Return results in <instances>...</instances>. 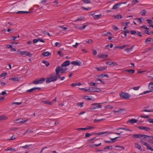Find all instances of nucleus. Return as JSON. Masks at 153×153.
Segmentation results:
<instances>
[{"label": "nucleus", "mask_w": 153, "mask_h": 153, "mask_svg": "<svg viewBox=\"0 0 153 153\" xmlns=\"http://www.w3.org/2000/svg\"><path fill=\"white\" fill-rule=\"evenodd\" d=\"M57 80V76L56 75V74H52L49 77L46 79V83H49L52 82L56 81Z\"/></svg>", "instance_id": "1"}, {"label": "nucleus", "mask_w": 153, "mask_h": 153, "mask_svg": "<svg viewBox=\"0 0 153 153\" xmlns=\"http://www.w3.org/2000/svg\"><path fill=\"white\" fill-rule=\"evenodd\" d=\"M17 52H19V54L21 55H25L26 56H28L29 57H31L33 55L30 52L26 51H21L19 50H18Z\"/></svg>", "instance_id": "2"}, {"label": "nucleus", "mask_w": 153, "mask_h": 153, "mask_svg": "<svg viewBox=\"0 0 153 153\" xmlns=\"http://www.w3.org/2000/svg\"><path fill=\"white\" fill-rule=\"evenodd\" d=\"M120 95L121 98L124 99H128L130 97L128 94L123 92L120 93Z\"/></svg>", "instance_id": "3"}, {"label": "nucleus", "mask_w": 153, "mask_h": 153, "mask_svg": "<svg viewBox=\"0 0 153 153\" xmlns=\"http://www.w3.org/2000/svg\"><path fill=\"white\" fill-rule=\"evenodd\" d=\"M59 69V73H60L62 74H63L65 73V71L67 70V68H62V67H60L59 66H56V68L55 69V72L56 73V69L58 70V69Z\"/></svg>", "instance_id": "4"}, {"label": "nucleus", "mask_w": 153, "mask_h": 153, "mask_svg": "<svg viewBox=\"0 0 153 153\" xmlns=\"http://www.w3.org/2000/svg\"><path fill=\"white\" fill-rule=\"evenodd\" d=\"M98 104L97 103H94L92 104L91 105L93 106L90 108V110H93L99 108H101V105H98Z\"/></svg>", "instance_id": "5"}, {"label": "nucleus", "mask_w": 153, "mask_h": 153, "mask_svg": "<svg viewBox=\"0 0 153 153\" xmlns=\"http://www.w3.org/2000/svg\"><path fill=\"white\" fill-rule=\"evenodd\" d=\"M59 69H58V70L56 69V75L57 76V79L58 78L59 79H60L61 80H63L65 78V77L64 76L61 77V76L59 74Z\"/></svg>", "instance_id": "6"}, {"label": "nucleus", "mask_w": 153, "mask_h": 153, "mask_svg": "<svg viewBox=\"0 0 153 153\" xmlns=\"http://www.w3.org/2000/svg\"><path fill=\"white\" fill-rule=\"evenodd\" d=\"M28 120H23L22 119H16L14 121V122L16 123H25Z\"/></svg>", "instance_id": "7"}, {"label": "nucleus", "mask_w": 153, "mask_h": 153, "mask_svg": "<svg viewBox=\"0 0 153 153\" xmlns=\"http://www.w3.org/2000/svg\"><path fill=\"white\" fill-rule=\"evenodd\" d=\"M39 41L43 43H44L45 42V41L44 40L39 38L35 39H33V42L34 44L36 43Z\"/></svg>", "instance_id": "8"}, {"label": "nucleus", "mask_w": 153, "mask_h": 153, "mask_svg": "<svg viewBox=\"0 0 153 153\" xmlns=\"http://www.w3.org/2000/svg\"><path fill=\"white\" fill-rule=\"evenodd\" d=\"M117 137L114 138H111L110 139L111 140L107 141V140H104V142L106 143H114L115 142V140L119 137Z\"/></svg>", "instance_id": "9"}, {"label": "nucleus", "mask_w": 153, "mask_h": 153, "mask_svg": "<svg viewBox=\"0 0 153 153\" xmlns=\"http://www.w3.org/2000/svg\"><path fill=\"white\" fill-rule=\"evenodd\" d=\"M138 128L140 129H144L146 131H147L149 132L151 131V129L149 128L148 127H146L144 126L138 127Z\"/></svg>", "instance_id": "10"}, {"label": "nucleus", "mask_w": 153, "mask_h": 153, "mask_svg": "<svg viewBox=\"0 0 153 153\" xmlns=\"http://www.w3.org/2000/svg\"><path fill=\"white\" fill-rule=\"evenodd\" d=\"M93 127L91 126H87L86 128H79L76 129L79 131H80L81 130H88L91 128H93Z\"/></svg>", "instance_id": "11"}, {"label": "nucleus", "mask_w": 153, "mask_h": 153, "mask_svg": "<svg viewBox=\"0 0 153 153\" xmlns=\"http://www.w3.org/2000/svg\"><path fill=\"white\" fill-rule=\"evenodd\" d=\"M71 64L74 65H78L80 66L81 65L82 62H80L79 61L77 60V61H74L71 62Z\"/></svg>", "instance_id": "12"}, {"label": "nucleus", "mask_w": 153, "mask_h": 153, "mask_svg": "<svg viewBox=\"0 0 153 153\" xmlns=\"http://www.w3.org/2000/svg\"><path fill=\"white\" fill-rule=\"evenodd\" d=\"M70 64V62L69 60H67L64 62L61 65L62 67H65L69 65Z\"/></svg>", "instance_id": "13"}, {"label": "nucleus", "mask_w": 153, "mask_h": 153, "mask_svg": "<svg viewBox=\"0 0 153 153\" xmlns=\"http://www.w3.org/2000/svg\"><path fill=\"white\" fill-rule=\"evenodd\" d=\"M112 133L111 132H107V131H105V132H99L97 133L96 134V135H101L103 134H111Z\"/></svg>", "instance_id": "14"}, {"label": "nucleus", "mask_w": 153, "mask_h": 153, "mask_svg": "<svg viewBox=\"0 0 153 153\" xmlns=\"http://www.w3.org/2000/svg\"><path fill=\"white\" fill-rule=\"evenodd\" d=\"M121 5V4H120L119 3H117L116 4L114 5L112 9L113 10H114L115 9H117L119 8V7Z\"/></svg>", "instance_id": "15"}, {"label": "nucleus", "mask_w": 153, "mask_h": 153, "mask_svg": "<svg viewBox=\"0 0 153 153\" xmlns=\"http://www.w3.org/2000/svg\"><path fill=\"white\" fill-rule=\"evenodd\" d=\"M107 68V66H105L104 67H101V68H99L98 67H95V68L98 71H102L106 69Z\"/></svg>", "instance_id": "16"}, {"label": "nucleus", "mask_w": 153, "mask_h": 153, "mask_svg": "<svg viewBox=\"0 0 153 153\" xmlns=\"http://www.w3.org/2000/svg\"><path fill=\"white\" fill-rule=\"evenodd\" d=\"M137 122V120L135 119H132L131 120H129L127 121V123H130L131 124H133L136 123Z\"/></svg>", "instance_id": "17"}, {"label": "nucleus", "mask_w": 153, "mask_h": 153, "mask_svg": "<svg viewBox=\"0 0 153 153\" xmlns=\"http://www.w3.org/2000/svg\"><path fill=\"white\" fill-rule=\"evenodd\" d=\"M42 55H43L45 56H51V53L49 52L48 51H47L43 53L42 54Z\"/></svg>", "instance_id": "18"}, {"label": "nucleus", "mask_w": 153, "mask_h": 153, "mask_svg": "<svg viewBox=\"0 0 153 153\" xmlns=\"http://www.w3.org/2000/svg\"><path fill=\"white\" fill-rule=\"evenodd\" d=\"M98 56L99 58H106L108 57V55L107 54L104 55L103 54H101L98 55Z\"/></svg>", "instance_id": "19"}, {"label": "nucleus", "mask_w": 153, "mask_h": 153, "mask_svg": "<svg viewBox=\"0 0 153 153\" xmlns=\"http://www.w3.org/2000/svg\"><path fill=\"white\" fill-rule=\"evenodd\" d=\"M41 102L47 105H52V102H50L48 100H42L41 101Z\"/></svg>", "instance_id": "20"}, {"label": "nucleus", "mask_w": 153, "mask_h": 153, "mask_svg": "<svg viewBox=\"0 0 153 153\" xmlns=\"http://www.w3.org/2000/svg\"><path fill=\"white\" fill-rule=\"evenodd\" d=\"M126 110L125 108H121L120 109L116 111V110H113V111L114 112V113H116L117 112H123L125 111Z\"/></svg>", "instance_id": "21"}, {"label": "nucleus", "mask_w": 153, "mask_h": 153, "mask_svg": "<svg viewBox=\"0 0 153 153\" xmlns=\"http://www.w3.org/2000/svg\"><path fill=\"white\" fill-rule=\"evenodd\" d=\"M149 89L150 90H153V82H150L149 85Z\"/></svg>", "instance_id": "22"}, {"label": "nucleus", "mask_w": 153, "mask_h": 153, "mask_svg": "<svg viewBox=\"0 0 153 153\" xmlns=\"http://www.w3.org/2000/svg\"><path fill=\"white\" fill-rule=\"evenodd\" d=\"M142 134H133L132 136V137L134 138H140L142 137Z\"/></svg>", "instance_id": "23"}, {"label": "nucleus", "mask_w": 153, "mask_h": 153, "mask_svg": "<svg viewBox=\"0 0 153 153\" xmlns=\"http://www.w3.org/2000/svg\"><path fill=\"white\" fill-rule=\"evenodd\" d=\"M135 146L136 148L139 149L140 151L142 150V149L141 147V146L138 143H136L135 144Z\"/></svg>", "instance_id": "24"}, {"label": "nucleus", "mask_w": 153, "mask_h": 153, "mask_svg": "<svg viewBox=\"0 0 153 153\" xmlns=\"http://www.w3.org/2000/svg\"><path fill=\"white\" fill-rule=\"evenodd\" d=\"M9 80H12L14 81H19V78L18 77L11 78L9 79Z\"/></svg>", "instance_id": "25"}, {"label": "nucleus", "mask_w": 153, "mask_h": 153, "mask_svg": "<svg viewBox=\"0 0 153 153\" xmlns=\"http://www.w3.org/2000/svg\"><path fill=\"white\" fill-rule=\"evenodd\" d=\"M30 12L26 11H19L16 13L20 14L22 13H30Z\"/></svg>", "instance_id": "26"}, {"label": "nucleus", "mask_w": 153, "mask_h": 153, "mask_svg": "<svg viewBox=\"0 0 153 153\" xmlns=\"http://www.w3.org/2000/svg\"><path fill=\"white\" fill-rule=\"evenodd\" d=\"M7 119V117L4 115H0V120H6Z\"/></svg>", "instance_id": "27"}, {"label": "nucleus", "mask_w": 153, "mask_h": 153, "mask_svg": "<svg viewBox=\"0 0 153 153\" xmlns=\"http://www.w3.org/2000/svg\"><path fill=\"white\" fill-rule=\"evenodd\" d=\"M124 71L128 72L131 74L135 72V70L133 69L126 70H124Z\"/></svg>", "instance_id": "28"}, {"label": "nucleus", "mask_w": 153, "mask_h": 153, "mask_svg": "<svg viewBox=\"0 0 153 153\" xmlns=\"http://www.w3.org/2000/svg\"><path fill=\"white\" fill-rule=\"evenodd\" d=\"M89 92H96V88L91 87L89 88Z\"/></svg>", "instance_id": "29"}, {"label": "nucleus", "mask_w": 153, "mask_h": 153, "mask_svg": "<svg viewBox=\"0 0 153 153\" xmlns=\"http://www.w3.org/2000/svg\"><path fill=\"white\" fill-rule=\"evenodd\" d=\"M45 80V78H42L40 79H39L38 82L39 84H41Z\"/></svg>", "instance_id": "30"}, {"label": "nucleus", "mask_w": 153, "mask_h": 153, "mask_svg": "<svg viewBox=\"0 0 153 153\" xmlns=\"http://www.w3.org/2000/svg\"><path fill=\"white\" fill-rule=\"evenodd\" d=\"M81 85V83L80 82H77L76 83H73L71 84L72 87H74L77 85Z\"/></svg>", "instance_id": "31"}, {"label": "nucleus", "mask_w": 153, "mask_h": 153, "mask_svg": "<svg viewBox=\"0 0 153 153\" xmlns=\"http://www.w3.org/2000/svg\"><path fill=\"white\" fill-rule=\"evenodd\" d=\"M120 129H121V130H125L126 131H131V130H129V129L126 128H119L117 129V130H119Z\"/></svg>", "instance_id": "32"}, {"label": "nucleus", "mask_w": 153, "mask_h": 153, "mask_svg": "<svg viewBox=\"0 0 153 153\" xmlns=\"http://www.w3.org/2000/svg\"><path fill=\"white\" fill-rule=\"evenodd\" d=\"M152 39V41H153V39L151 38H147L145 41L146 43H147L149 42H150L151 41V40Z\"/></svg>", "instance_id": "33"}, {"label": "nucleus", "mask_w": 153, "mask_h": 153, "mask_svg": "<svg viewBox=\"0 0 153 153\" xmlns=\"http://www.w3.org/2000/svg\"><path fill=\"white\" fill-rule=\"evenodd\" d=\"M42 62L45 64L47 67L49 66L50 64V63L46 60H43L42 61Z\"/></svg>", "instance_id": "34"}, {"label": "nucleus", "mask_w": 153, "mask_h": 153, "mask_svg": "<svg viewBox=\"0 0 153 153\" xmlns=\"http://www.w3.org/2000/svg\"><path fill=\"white\" fill-rule=\"evenodd\" d=\"M36 90V89L35 88H33L30 90H27L26 91V92H27V93H30V92H31L35 90Z\"/></svg>", "instance_id": "35"}, {"label": "nucleus", "mask_w": 153, "mask_h": 153, "mask_svg": "<svg viewBox=\"0 0 153 153\" xmlns=\"http://www.w3.org/2000/svg\"><path fill=\"white\" fill-rule=\"evenodd\" d=\"M115 17L117 19H121L123 17V16L121 15H117L115 16Z\"/></svg>", "instance_id": "36"}, {"label": "nucleus", "mask_w": 153, "mask_h": 153, "mask_svg": "<svg viewBox=\"0 0 153 153\" xmlns=\"http://www.w3.org/2000/svg\"><path fill=\"white\" fill-rule=\"evenodd\" d=\"M84 18V17L83 16H81L80 17L78 18L76 20H75V22H76L78 21L83 20Z\"/></svg>", "instance_id": "37"}, {"label": "nucleus", "mask_w": 153, "mask_h": 153, "mask_svg": "<svg viewBox=\"0 0 153 153\" xmlns=\"http://www.w3.org/2000/svg\"><path fill=\"white\" fill-rule=\"evenodd\" d=\"M147 149H148L151 150L152 151H153V149L152 148V147L149 146V144H148L146 146Z\"/></svg>", "instance_id": "38"}, {"label": "nucleus", "mask_w": 153, "mask_h": 153, "mask_svg": "<svg viewBox=\"0 0 153 153\" xmlns=\"http://www.w3.org/2000/svg\"><path fill=\"white\" fill-rule=\"evenodd\" d=\"M142 137H143V139H146L147 137L151 138V136L145 135L144 134H142Z\"/></svg>", "instance_id": "39"}, {"label": "nucleus", "mask_w": 153, "mask_h": 153, "mask_svg": "<svg viewBox=\"0 0 153 153\" xmlns=\"http://www.w3.org/2000/svg\"><path fill=\"white\" fill-rule=\"evenodd\" d=\"M84 104L83 102H79L76 103V105L78 106H80V107H82Z\"/></svg>", "instance_id": "40"}, {"label": "nucleus", "mask_w": 153, "mask_h": 153, "mask_svg": "<svg viewBox=\"0 0 153 153\" xmlns=\"http://www.w3.org/2000/svg\"><path fill=\"white\" fill-rule=\"evenodd\" d=\"M86 26V25H84L82 27H76L77 28H78L79 30H83L85 28Z\"/></svg>", "instance_id": "41"}, {"label": "nucleus", "mask_w": 153, "mask_h": 153, "mask_svg": "<svg viewBox=\"0 0 153 153\" xmlns=\"http://www.w3.org/2000/svg\"><path fill=\"white\" fill-rule=\"evenodd\" d=\"M102 14L95 15L93 16V17L94 18L97 19L98 18H100L101 17Z\"/></svg>", "instance_id": "42"}, {"label": "nucleus", "mask_w": 153, "mask_h": 153, "mask_svg": "<svg viewBox=\"0 0 153 153\" xmlns=\"http://www.w3.org/2000/svg\"><path fill=\"white\" fill-rule=\"evenodd\" d=\"M18 128L17 127H14V128H11L9 130V131H15L18 130Z\"/></svg>", "instance_id": "43"}, {"label": "nucleus", "mask_w": 153, "mask_h": 153, "mask_svg": "<svg viewBox=\"0 0 153 153\" xmlns=\"http://www.w3.org/2000/svg\"><path fill=\"white\" fill-rule=\"evenodd\" d=\"M90 85L91 86H97V84L93 82H91L90 83Z\"/></svg>", "instance_id": "44"}, {"label": "nucleus", "mask_w": 153, "mask_h": 153, "mask_svg": "<svg viewBox=\"0 0 153 153\" xmlns=\"http://www.w3.org/2000/svg\"><path fill=\"white\" fill-rule=\"evenodd\" d=\"M146 13V11L145 10H142V12L141 13V15L142 16H145Z\"/></svg>", "instance_id": "45"}, {"label": "nucleus", "mask_w": 153, "mask_h": 153, "mask_svg": "<svg viewBox=\"0 0 153 153\" xmlns=\"http://www.w3.org/2000/svg\"><path fill=\"white\" fill-rule=\"evenodd\" d=\"M84 99L85 100H92V99L90 97H89L88 96H84Z\"/></svg>", "instance_id": "46"}, {"label": "nucleus", "mask_w": 153, "mask_h": 153, "mask_svg": "<svg viewBox=\"0 0 153 153\" xmlns=\"http://www.w3.org/2000/svg\"><path fill=\"white\" fill-rule=\"evenodd\" d=\"M32 83L33 84H39L38 80L37 79H35V80L33 81Z\"/></svg>", "instance_id": "47"}, {"label": "nucleus", "mask_w": 153, "mask_h": 153, "mask_svg": "<svg viewBox=\"0 0 153 153\" xmlns=\"http://www.w3.org/2000/svg\"><path fill=\"white\" fill-rule=\"evenodd\" d=\"M93 41L91 39H90L88 41H86V42L88 44H92L93 42Z\"/></svg>", "instance_id": "48"}, {"label": "nucleus", "mask_w": 153, "mask_h": 153, "mask_svg": "<svg viewBox=\"0 0 153 153\" xmlns=\"http://www.w3.org/2000/svg\"><path fill=\"white\" fill-rule=\"evenodd\" d=\"M42 32L45 35H47L49 36H51L49 33L47 31H42Z\"/></svg>", "instance_id": "49"}, {"label": "nucleus", "mask_w": 153, "mask_h": 153, "mask_svg": "<svg viewBox=\"0 0 153 153\" xmlns=\"http://www.w3.org/2000/svg\"><path fill=\"white\" fill-rule=\"evenodd\" d=\"M101 145V143H100L97 144H93V145H91V147H93L94 146H98Z\"/></svg>", "instance_id": "50"}, {"label": "nucleus", "mask_w": 153, "mask_h": 153, "mask_svg": "<svg viewBox=\"0 0 153 153\" xmlns=\"http://www.w3.org/2000/svg\"><path fill=\"white\" fill-rule=\"evenodd\" d=\"M130 33L131 34L135 35L137 33V32L135 30H131L130 31Z\"/></svg>", "instance_id": "51"}, {"label": "nucleus", "mask_w": 153, "mask_h": 153, "mask_svg": "<svg viewBox=\"0 0 153 153\" xmlns=\"http://www.w3.org/2000/svg\"><path fill=\"white\" fill-rule=\"evenodd\" d=\"M82 1L84 2L85 3H91V1L89 0H83Z\"/></svg>", "instance_id": "52"}, {"label": "nucleus", "mask_w": 153, "mask_h": 153, "mask_svg": "<svg viewBox=\"0 0 153 153\" xmlns=\"http://www.w3.org/2000/svg\"><path fill=\"white\" fill-rule=\"evenodd\" d=\"M59 27H60V28L63 29V30H67L68 29V27H64V26L63 25L59 26Z\"/></svg>", "instance_id": "53"}, {"label": "nucleus", "mask_w": 153, "mask_h": 153, "mask_svg": "<svg viewBox=\"0 0 153 153\" xmlns=\"http://www.w3.org/2000/svg\"><path fill=\"white\" fill-rule=\"evenodd\" d=\"M153 91H152V90H151V91H145L143 93H142V94H140L142 95V94H145L146 93H149L150 92H152Z\"/></svg>", "instance_id": "54"}, {"label": "nucleus", "mask_w": 153, "mask_h": 153, "mask_svg": "<svg viewBox=\"0 0 153 153\" xmlns=\"http://www.w3.org/2000/svg\"><path fill=\"white\" fill-rule=\"evenodd\" d=\"M31 146V145H26L25 146H22V148L23 149H26L29 147Z\"/></svg>", "instance_id": "55"}, {"label": "nucleus", "mask_w": 153, "mask_h": 153, "mask_svg": "<svg viewBox=\"0 0 153 153\" xmlns=\"http://www.w3.org/2000/svg\"><path fill=\"white\" fill-rule=\"evenodd\" d=\"M142 111L143 112H153V110H148L147 109H145L144 110H142Z\"/></svg>", "instance_id": "56"}, {"label": "nucleus", "mask_w": 153, "mask_h": 153, "mask_svg": "<svg viewBox=\"0 0 153 153\" xmlns=\"http://www.w3.org/2000/svg\"><path fill=\"white\" fill-rule=\"evenodd\" d=\"M104 120V119H95L94 120V122H99V121H102L103 120Z\"/></svg>", "instance_id": "57"}, {"label": "nucleus", "mask_w": 153, "mask_h": 153, "mask_svg": "<svg viewBox=\"0 0 153 153\" xmlns=\"http://www.w3.org/2000/svg\"><path fill=\"white\" fill-rule=\"evenodd\" d=\"M7 74V73L5 72V73H3L0 75V77H2L4 76Z\"/></svg>", "instance_id": "58"}, {"label": "nucleus", "mask_w": 153, "mask_h": 153, "mask_svg": "<svg viewBox=\"0 0 153 153\" xmlns=\"http://www.w3.org/2000/svg\"><path fill=\"white\" fill-rule=\"evenodd\" d=\"M112 28L116 31L118 30L119 29V28L115 25H113L112 26Z\"/></svg>", "instance_id": "59"}, {"label": "nucleus", "mask_w": 153, "mask_h": 153, "mask_svg": "<svg viewBox=\"0 0 153 153\" xmlns=\"http://www.w3.org/2000/svg\"><path fill=\"white\" fill-rule=\"evenodd\" d=\"M82 8L83 9H84L85 10H90V9H91V7L86 8V7H82Z\"/></svg>", "instance_id": "60"}, {"label": "nucleus", "mask_w": 153, "mask_h": 153, "mask_svg": "<svg viewBox=\"0 0 153 153\" xmlns=\"http://www.w3.org/2000/svg\"><path fill=\"white\" fill-rule=\"evenodd\" d=\"M140 142L142 144L146 146V145L148 144L147 143L145 142L144 141L142 140H141L140 141Z\"/></svg>", "instance_id": "61"}, {"label": "nucleus", "mask_w": 153, "mask_h": 153, "mask_svg": "<svg viewBox=\"0 0 153 153\" xmlns=\"http://www.w3.org/2000/svg\"><path fill=\"white\" fill-rule=\"evenodd\" d=\"M141 27L144 29H145L146 30H148L149 29V28H148L147 27L146 25H145L142 26Z\"/></svg>", "instance_id": "62"}, {"label": "nucleus", "mask_w": 153, "mask_h": 153, "mask_svg": "<svg viewBox=\"0 0 153 153\" xmlns=\"http://www.w3.org/2000/svg\"><path fill=\"white\" fill-rule=\"evenodd\" d=\"M113 63H114L113 62H106V65H112Z\"/></svg>", "instance_id": "63"}, {"label": "nucleus", "mask_w": 153, "mask_h": 153, "mask_svg": "<svg viewBox=\"0 0 153 153\" xmlns=\"http://www.w3.org/2000/svg\"><path fill=\"white\" fill-rule=\"evenodd\" d=\"M147 121L150 123H153V119L149 118L147 119Z\"/></svg>", "instance_id": "64"}]
</instances>
